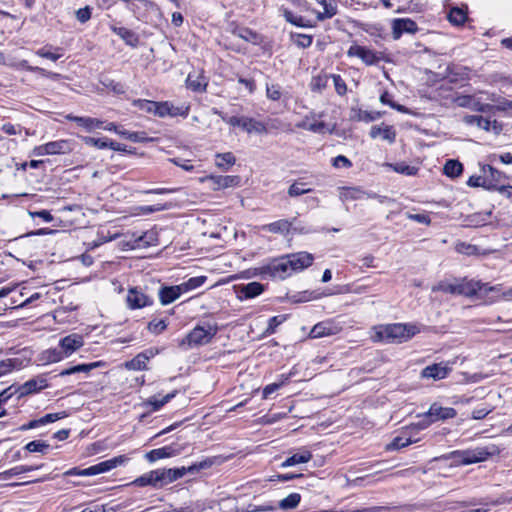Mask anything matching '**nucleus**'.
Wrapping results in <instances>:
<instances>
[{
	"label": "nucleus",
	"instance_id": "ea45409f",
	"mask_svg": "<svg viewBox=\"0 0 512 512\" xmlns=\"http://www.w3.org/2000/svg\"><path fill=\"white\" fill-rule=\"evenodd\" d=\"M432 291H441L444 293L459 295L458 280H455L453 282L441 281L432 287Z\"/></svg>",
	"mask_w": 512,
	"mask_h": 512
},
{
	"label": "nucleus",
	"instance_id": "5fc2aeb1",
	"mask_svg": "<svg viewBox=\"0 0 512 512\" xmlns=\"http://www.w3.org/2000/svg\"><path fill=\"white\" fill-rule=\"evenodd\" d=\"M380 102L382 104L389 105L391 108L397 110L398 112H401V113H408L409 112L408 109L405 106L397 104L394 101H392L391 100V96H390V94L387 91H385V92H383L381 94Z\"/></svg>",
	"mask_w": 512,
	"mask_h": 512
},
{
	"label": "nucleus",
	"instance_id": "20e7f679",
	"mask_svg": "<svg viewBox=\"0 0 512 512\" xmlns=\"http://www.w3.org/2000/svg\"><path fill=\"white\" fill-rule=\"evenodd\" d=\"M221 119L232 127H240L248 134H267L269 129L264 122L258 121L252 117L247 116H232L228 117L223 113L216 112Z\"/></svg>",
	"mask_w": 512,
	"mask_h": 512
},
{
	"label": "nucleus",
	"instance_id": "393cba45",
	"mask_svg": "<svg viewBox=\"0 0 512 512\" xmlns=\"http://www.w3.org/2000/svg\"><path fill=\"white\" fill-rule=\"evenodd\" d=\"M67 120L76 122L80 127H82L87 132H92L95 129L102 128L103 122L99 119L92 117H78L73 116L72 114H68L65 116Z\"/></svg>",
	"mask_w": 512,
	"mask_h": 512
},
{
	"label": "nucleus",
	"instance_id": "f3484780",
	"mask_svg": "<svg viewBox=\"0 0 512 512\" xmlns=\"http://www.w3.org/2000/svg\"><path fill=\"white\" fill-rule=\"evenodd\" d=\"M417 30V24L409 18H398L392 22V36L395 40H398L403 33L414 34Z\"/></svg>",
	"mask_w": 512,
	"mask_h": 512
},
{
	"label": "nucleus",
	"instance_id": "6e6552de",
	"mask_svg": "<svg viewBox=\"0 0 512 512\" xmlns=\"http://www.w3.org/2000/svg\"><path fill=\"white\" fill-rule=\"evenodd\" d=\"M71 151V142L69 140L62 139L34 147L32 155L37 157L45 155H60L70 153Z\"/></svg>",
	"mask_w": 512,
	"mask_h": 512
},
{
	"label": "nucleus",
	"instance_id": "bb28decb",
	"mask_svg": "<svg viewBox=\"0 0 512 512\" xmlns=\"http://www.w3.org/2000/svg\"><path fill=\"white\" fill-rule=\"evenodd\" d=\"M311 459H312V453L309 450L302 448L298 452H296L293 455H291L290 457H288L281 464V467L286 468V467H291V466H295L298 464L307 463Z\"/></svg>",
	"mask_w": 512,
	"mask_h": 512
},
{
	"label": "nucleus",
	"instance_id": "1a4fd4ad",
	"mask_svg": "<svg viewBox=\"0 0 512 512\" xmlns=\"http://www.w3.org/2000/svg\"><path fill=\"white\" fill-rule=\"evenodd\" d=\"M348 57H358L368 66L377 64L382 59V53L358 44H353L347 50Z\"/></svg>",
	"mask_w": 512,
	"mask_h": 512
},
{
	"label": "nucleus",
	"instance_id": "7ed1b4c3",
	"mask_svg": "<svg viewBox=\"0 0 512 512\" xmlns=\"http://www.w3.org/2000/svg\"><path fill=\"white\" fill-rule=\"evenodd\" d=\"M217 332V324L197 325L179 342V347L190 349L206 345L211 342Z\"/></svg>",
	"mask_w": 512,
	"mask_h": 512
},
{
	"label": "nucleus",
	"instance_id": "0e129e2a",
	"mask_svg": "<svg viewBox=\"0 0 512 512\" xmlns=\"http://www.w3.org/2000/svg\"><path fill=\"white\" fill-rule=\"evenodd\" d=\"M294 43L301 48H307L312 44V36L305 34L292 35Z\"/></svg>",
	"mask_w": 512,
	"mask_h": 512
},
{
	"label": "nucleus",
	"instance_id": "6e6d98bb",
	"mask_svg": "<svg viewBox=\"0 0 512 512\" xmlns=\"http://www.w3.org/2000/svg\"><path fill=\"white\" fill-rule=\"evenodd\" d=\"M167 209L166 205L157 204V205H150V206H138L135 208V214L136 215H148L154 212H159Z\"/></svg>",
	"mask_w": 512,
	"mask_h": 512
},
{
	"label": "nucleus",
	"instance_id": "cd10ccee",
	"mask_svg": "<svg viewBox=\"0 0 512 512\" xmlns=\"http://www.w3.org/2000/svg\"><path fill=\"white\" fill-rule=\"evenodd\" d=\"M339 196L342 201L360 200L365 197H372L371 194L357 187H343L340 189Z\"/></svg>",
	"mask_w": 512,
	"mask_h": 512
},
{
	"label": "nucleus",
	"instance_id": "4c0bfd02",
	"mask_svg": "<svg viewBox=\"0 0 512 512\" xmlns=\"http://www.w3.org/2000/svg\"><path fill=\"white\" fill-rule=\"evenodd\" d=\"M443 172L450 178H456L463 172V165L458 160H448L443 168Z\"/></svg>",
	"mask_w": 512,
	"mask_h": 512
},
{
	"label": "nucleus",
	"instance_id": "37998d69",
	"mask_svg": "<svg viewBox=\"0 0 512 512\" xmlns=\"http://www.w3.org/2000/svg\"><path fill=\"white\" fill-rule=\"evenodd\" d=\"M476 126L484 131L493 132L494 134H499L502 131V125L500 123H498L496 120L484 118L483 116L479 124Z\"/></svg>",
	"mask_w": 512,
	"mask_h": 512
},
{
	"label": "nucleus",
	"instance_id": "603ef678",
	"mask_svg": "<svg viewBox=\"0 0 512 512\" xmlns=\"http://www.w3.org/2000/svg\"><path fill=\"white\" fill-rule=\"evenodd\" d=\"M282 87L279 84H266V97L272 101H278L282 97Z\"/></svg>",
	"mask_w": 512,
	"mask_h": 512
},
{
	"label": "nucleus",
	"instance_id": "39448f33",
	"mask_svg": "<svg viewBox=\"0 0 512 512\" xmlns=\"http://www.w3.org/2000/svg\"><path fill=\"white\" fill-rule=\"evenodd\" d=\"M128 461V458L125 455H119L112 459L100 462L96 465L90 466L85 469H80L77 467L71 468L65 472L67 476H94L101 473L108 472L120 465L125 464Z\"/></svg>",
	"mask_w": 512,
	"mask_h": 512
},
{
	"label": "nucleus",
	"instance_id": "2eb2a0df",
	"mask_svg": "<svg viewBox=\"0 0 512 512\" xmlns=\"http://www.w3.org/2000/svg\"><path fill=\"white\" fill-rule=\"evenodd\" d=\"M293 273L300 272L312 265L314 257L312 254L301 251L286 255Z\"/></svg>",
	"mask_w": 512,
	"mask_h": 512
},
{
	"label": "nucleus",
	"instance_id": "de8ad7c7",
	"mask_svg": "<svg viewBox=\"0 0 512 512\" xmlns=\"http://www.w3.org/2000/svg\"><path fill=\"white\" fill-rule=\"evenodd\" d=\"M64 415L60 414V413H50V414H46L45 416H43L41 419L39 420H33L31 421L27 426H25L24 428H34V427H37L38 425H44V424H47V423H52V422H55L61 418H63Z\"/></svg>",
	"mask_w": 512,
	"mask_h": 512
},
{
	"label": "nucleus",
	"instance_id": "72a5a7b5",
	"mask_svg": "<svg viewBox=\"0 0 512 512\" xmlns=\"http://www.w3.org/2000/svg\"><path fill=\"white\" fill-rule=\"evenodd\" d=\"M150 359V356L144 352L139 353L137 356H135L132 360L125 363V367L129 370H145L147 368V363Z\"/></svg>",
	"mask_w": 512,
	"mask_h": 512
},
{
	"label": "nucleus",
	"instance_id": "e2e57ef3",
	"mask_svg": "<svg viewBox=\"0 0 512 512\" xmlns=\"http://www.w3.org/2000/svg\"><path fill=\"white\" fill-rule=\"evenodd\" d=\"M60 50H61L60 48H56V51H60ZM35 53H36V55H38L40 57L47 58L52 61H57L62 56V53L51 52L48 47L40 48Z\"/></svg>",
	"mask_w": 512,
	"mask_h": 512
},
{
	"label": "nucleus",
	"instance_id": "79ce46f5",
	"mask_svg": "<svg viewBox=\"0 0 512 512\" xmlns=\"http://www.w3.org/2000/svg\"><path fill=\"white\" fill-rule=\"evenodd\" d=\"M291 376H292V372H290L288 375L283 374L280 376L279 382L271 383V384L265 386L263 389V393H262L263 398L267 399L272 393L276 392L279 388L284 386L289 381Z\"/></svg>",
	"mask_w": 512,
	"mask_h": 512
},
{
	"label": "nucleus",
	"instance_id": "774afa93",
	"mask_svg": "<svg viewBox=\"0 0 512 512\" xmlns=\"http://www.w3.org/2000/svg\"><path fill=\"white\" fill-rule=\"evenodd\" d=\"M167 327V323L165 320H153L149 322L148 329L150 332L154 334H159L163 332Z\"/></svg>",
	"mask_w": 512,
	"mask_h": 512
},
{
	"label": "nucleus",
	"instance_id": "4468645a",
	"mask_svg": "<svg viewBox=\"0 0 512 512\" xmlns=\"http://www.w3.org/2000/svg\"><path fill=\"white\" fill-rule=\"evenodd\" d=\"M127 306L130 309H141L153 303V300L143 293L139 288L133 287L128 290L126 297Z\"/></svg>",
	"mask_w": 512,
	"mask_h": 512
},
{
	"label": "nucleus",
	"instance_id": "bf43d9fd",
	"mask_svg": "<svg viewBox=\"0 0 512 512\" xmlns=\"http://www.w3.org/2000/svg\"><path fill=\"white\" fill-rule=\"evenodd\" d=\"M49 448V444L44 441L35 440L26 444L25 449L29 452H40L45 453Z\"/></svg>",
	"mask_w": 512,
	"mask_h": 512
},
{
	"label": "nucleus",
	"instance_id": "f8f14e48",
	"mask_svg": "<svg viewBox=\"0 0 512 512\" xmlns=\"http://www.w3.org/2000/svg\"><path fill=\"white\" fill-rule=\"evenodd\" d=\"M84 345V338L81 334L72 333L69 334L59 341V347L61 349V353L65 356V358L70 357L73 353L79 350Z\"/></svg>",
	"mask_w": 512,
	"mask_h": 512
},
{
	"label": "nucleus",
	"instance_id": "09e8293b",
	"mask_svg": "<svg viewBox=\"0 0 512 512\" xmlns=\"http://www.w3.org/2000/svg\"><path fill=\"white\" fill-rule=\"evenodd\" d=\"M330 75H318L312 78L310 87L312 91L321 92L324 90L329 82Z\"/></svg>",
	"mask_w": 512,
	"mask_h": 512
},
{
	"label": "nucleus",
	"instance_id": "7c9ffc66",
	"mask_svg": "<svg viewBox=\"0 0 512 512\" xmlns=\"http://www.w3.org/2000/svg\"><path fill=\"white\" fill-rule=\"evenodd\" d=\"M292 226V222L288 219H280L278 221L262 226V230L275 234H287Z\"/></svg>",
	"mask_w": 512,
	"mask_h": 512
},
{
	"label": "nucleus",
	"instance_id": "473e14b6",
	"mask_svg": "<svg viewBox=\"0 0 512 512\" xmlns=\"http://www.w3.org/2000/svg\"><path fill=\"white\" fill-rule=\"evenodd\" d=\"M487 172H489L492 177H494V174H499L498 171H496L492 166H489V165L486 166V167H483L484 175H486ZM467 184L470 187H480V186L488 187V188L491 187V184L487 183L486 176H484V177H481V176H471L469 178Z\"/></svg>",
	"mask_w": 512,
	"mask_h": 512
},
{
	"label": "nucleus",
	"instance_id": "4be33fe9",
	"mask_svg": "<svg viewBox=\"0 0 512 512\" xmlns=\"http://www.w3.org/2000/svg\"><path fill=\"white\" fill-rule=\"evenodd\" d=\"M427 415L435 422L455 417L456 411L451 407H442L437 403H433L427 411Z\"/></svg>",
	"mask_w": 512,
	"mask_h": 512
},
{
	"label": "nucleus",
	"instance_id": "0eeeda50",
	"mask_svg": "<svg viewBox=\"0 0 512 512\" xmlns=\"http://www.w3.org/2000/svg\"><path fill=\"white\" fill-rule=\"evenodd\" d=\"M498 453L499 450L495 445L490 447H476L474 449L453 451L454 456H464V465L485 461L489 457Z\"/></svg>",
	"mask_w": 512,
	"mask_h": 512
},
{
	"label": "nucleus",
	"instance_id": "2f4dec72",
	"mask_svg": "<svg viewBox=\"0 0 512 512\" xmlns=\"http://www.w3.org/2000/svg\"><path fill=\"white\" fill-rule=\"evenodd\" d=\"M112 31L118 35L127 45L135 47L137 46L139 39L138 36L131 30L125 27H111Z\"/></svg>",
	"mask_w": 512,
	"mask_h": 512
},
{
	"label": "nucleus",
	"instance_id": "e433bc0d",
	"mask_svg": "<svg viewBox=\"0 0 512 512\" xmlns=\"http://www.w3.org/2000/svg\"><path fill=\"white\" fill-rule=\"evenodd\" d=\"M175 395L176 391L168 393L162 398H159L158 396H152L144 403V405L146 407H151L153 411H157L166 403H168L171 399H173Z\"/></svg>",
	"mask_w": 512,
	"mask_h": 512
},
{
	"label": "nucleus",
	"instance_id": "49530a36",
	"mask_svg": "<svg viewBox=\"0 0 512 512\" xmlns=\"http://www.w3.org/2000/svg\"><path fill=\"white\" fill-rule=\"evenodd\" d=\"M300 501L301 495L299 493H291L279 502V507L284 510L294 509L299 505Z\"/></svg>",
	"mask_w": 512,
	"mask_h": 512
},
{
	"label": "nucleus",
	"instance_id": "b1692460",
	"mask_svg": "<svg viewBox=\"0 0 512 512\" xmlns=\"http://www.w3.org/2000/svg\"><path fill=\"white\" fill-rule=\"evenodd\" d=\"M369 134L373 139L381 137L390 144L394 143L396 140V131L393 126L389 125L372 126Z\"/></svg>",
	"mask_w": 512,
	"mask_h": 512
},
{
	"label": "nucleus",
	"instance_id": "a19ab883",
	"mask_svg": "<svg viewBox=\"0 0 512 512\" xmlns=\"http://www.w3.org/2000/svg\"><path fill=\"white\" fill-rule=\"evenodd\" d=\"M187 87L193 91L202 92L205 90L207 83L200 75L189 74L186 79Z\"/></svg>",
	"mask_w": 512,
	"mask_h": 512
},
{
	"label": "nucleus",
	"instance_id": "f704fd0d",
	"mask_svg": "<svg viewBox=\"0 0 512 512\" xmlns=\"http://www.w3.org/2000/svg\"><path fill=\"white\" fill-rule=\"evenodd\" d=\"M63 359H65V356L61 353L59 346L57 348H51L43 351L40 357V360L44 364L56 363Z\"/></svg>",
	"mask_w": 512,
	"mask_h": 512
},
{
	"label": "nucleus",
	"instance_id": "aec40b11",
	"mask_svg": "<svg viewBox=\"0 0 512 512\" xmlns=\"http://www.w3.org/2000/svg\"><path fill=\"white\" fill-rule=\"evenodd\" d=\"M48 386L47 379L44 376H37L26 381L19 388L21 396L39 392Z\"/></svg>",
	"mask_w": 512,
	"mask_h": 512
},
{
	"label": "nucleus",
	"instance_id": "dca6fc26",
	"mask_svg": "<svg viewBox=\"0 0 512 512\" xmlns=\"http://www.w3.org/2000/svg\"><path fill=\"white\" fill-rule=\"evenodd\" d=\"M267 270L272 277L279 279H285L293 274L292 268L288 263L287 256L271 262L268 265Z\"/></svg>",
	"mask_w": 512,
	"mask_h": 512
},
{
	"label": "nucleus",
	"instance_id": "c9c22d12",
	"mask_svg": "<svg viewBox=\"0 0 512 512\" xmlns=\"http://www.w3.org/2000/svg\"><path fill=\"white\" fill-rule=\"evenodd\" d=\"M215 157V165L223 171H227L236 162V158L231 152L218 153Z\"/></svg>",
	"mask_w": 512,
	"mask_h": 512
},
{
	"label": "nucleus",
	"instance_id": "f257e3e1",
	"mask_svg": "<svg viewBox=\"0 0 512 512\" xmlns=\"http://www.w3.org/2000/svg\"><path fill=\"white\" fill-rule=\"evenodd\" d=\"M458 288L459 295L469 297L478 296L481 299H488L489 301H495L501 296L505 298L512 297V289L507 292H503L501 285L490 286L487 283H482L475 280H458Z\"/></svg>",
	"mask_w": 512,
	"mask_h": 512
},
{
	"label": "nucleus",
	"instance_id": "9d476101",
	"mask_svg": "<svg viewBox=\"0 0 512 512\" xmlns=\"http://www.w3.org/2000/svg\"><path fill=\"white\" fill-rule=\"evenodd\" d=\"M199 181L209 182L210 188L214 191L229 188V187H236L240 184V177L236 175H209L205 177L199 178Z\"/></svg>",
	"mask_w": 512,
	"mask_h": 512
},
{
	"label": "nucleus",
	"instance_id": "423d86ee",
	"mask_svg": "<svg viewBox=\"0 0 512 512\" xmlns=\"http://www.w3.org/2000/svg\"><path fill=\"white\" fill-rule=\"evenodd\" d=\"M211 461H202L198 464H194L192 466L180 467V468H169V469H157V475L159 479V484H169L176 481L179 478H182L186 473H193L199 471L201 469H205L211 466Z\"/></svg>",
	"mask_w": 512,
	"mask_h": 512
},
{
	"label": "nucleus",
	"instance_id": "a211bd4d",
	"mask_svg": "<svg viewBox=\"0 0 512 512\" xmlns=\"http://www.w3.org/2000/svg\"><path fill=\"white\" fill-rule=\"evenodd\" d=\"M450 371L451 368L447 363H438L425 367L422 370L421 375L424 378L440 380L446 378Z\"/></svg>",
	"mask_w": 512,
	"mask_h": 512
},
{
	"label": "nucleus",
	"instance_id": "c756f323",
	"mask_svg": "<svg viewBox=\"0 0 512 512\" xmlns=\"http://www.w3.org/2000/svg\"><path fill=\"white\" fill-rule=\"evenodd\" d=\"M177 451L172 446H165L158 449L149 451L145 457L149 462H155L160 459L169 458L175 456Z\"/></svg>",
	"mask_w": 512,
	"mask_h": 512
},
{
	"label": "nucleus",
	"instance_id": "4d7b16f0",
	"mask_svg": "<svg viewBox=\"0 0 512 512\" xmlns=\"http://www.w3.org/2000/svg\"><path fill=\"white\" fill-rule=\"evenodd\" d=\"M82 141L87 146H92V147H95L98 149H105L108 147V140L106 138L99 139V138L84 136V137H82Z\"/></svg>",
	"mask_w": 512,
	"mask_h": 512
},
{
	"label": "nucleus",
	"instance_id": "c03bdc74",
	"mask_svg": "<svg viewBox=\"0 0 512 512\" xmlns=\"http://www.w3.org/2000/svg\"><path fill=\"white\" fill-rule=\"evenodd\" d=\"M318 2L323 6V10L317 12L318 20L332 18L337 13V7L333 3L326 0H319Z\"/></svg>",
	"mask_w": 512,
	"mask_h": 512
},
{
	"label": "nucleus",
	"instance_id": "5701e85b",
	"mask_svg": "<svg viewBox=\"0 0 512 512\" xmlns=\"http://www.w3.org/2000/svg\"><path fill=\"white\" fill-rule=\"evenodd\" d=\"M296 127L314 133H324L329 130L328 125L325 122L317 121L314 116H306L296 124Z\"/></svg>",
	"mask_w": 512,
	"mask_h": 512
},
{
	"label": "nucleus",
	"instance_id": "412c9836",
	"mask_svg": "<svg viewBox=\"0 0 512 512\" xmlns=\"http://www.w3.org/2000/svg\"><path fill=\"white\" fill-rule=\"evenodd\" d=\"M183 293L181 285L164 286L159 290V299L162 305H168L177 300Z\"/></svg>",
	"mask_w": 512,
	"mask_h": 512
},
{
	"label": "nucleus",
	"instance_id": "c85d7f7f",
	"mask_svg": "<svg viewBox=\"0 0 512 512\" xmlns=\"http://www.w3.org/2000/svg\"><path fill=\"white\" fill-rule=\"evenodd\" d=\"M264 291V286L259 282H250L239 288V298L249 299L260 295Z\"/></svg>",
	"mask_w": 512,
	"mask_h": 512
},
{
	"label": "nucleus",
	"instance_id": "6ab92c4d",
	"mask_svg": "<svg viewBox=\"0 0 512 512\" xmlns=\"http://www.w3.org/2000/svg\"><path fill=\"white\" fill-rule=\"evenodd\" d=\"M339 327L331 321L319 322L311 329L309 336L311 338H321L338 333Z\"/></svg>",
	"mask_w": 512,
	"mask_h": 512
},
{
	"label": "nucleus",
	"instance_id": "ddd939ff",
	"mask_svg": "<svg viewBox=\"0 0 512 512\" xmlns=\"http://www.w3.org/2000/svg\"><path fill=\"white\" fill-rule=\"evenodd\" d=\"M189 113V106L181 105L174 106L171 102H155V115L159 117H175L184 116L186 117Z\"/></svg>",
	"mask_w": 512,
	"mask_h": 512
},
{
	"label": "nucleus",
	"instance_id": "864d4df0",
	"mask_svg": "<svg viewBox=\"0 0 512 512\" xmlns=\"http://www.w3.org/2000/svg\"><path fill=\"white\" fill-rule=\"evenodd\" d=\"M20 362L18 359H5L0 361V377L6 375L12 370L19 368Z\"/></svg>",
	"mask_w": 512,
	"mask_h": 512
},
{
	"label": "nucleus",
	"instance_id": "9b49d317",
	"mask_svg": "<svg viewBox=\"0 0 512 512\" xmlns=\"http://www.w3.org/2000/svg\"><path fill=\"white\" fill-rule=\"evenodd\" d=\"M127 245L131 249H140L153 246L157 243V235L154 231H146L142 234L131 233L126 235Z\"/></svg>",
	"mask_w": 512,
	"mask_h": 512
},
{
	"label": "nucleus",
	"instance_id": "338daca9",
	"mask_svg": "<svg viewBox=\"0 0 512 512\" xmlns=\"http://www.w3.org/2000/svg\"><path fill=\"white\" fill-rule=\"evenodd\" d=\"M285 321V316H274L269 319L268 326L265 329V333L270 335L273 334L276 328Z\"/></svg>",
	"mask_w": 512,
	"mask_h": 512
},
{
	"label": "nucleus",
	"instance_id": "13d9d810",
	"mask_svg": "<svg viewBox=\"0 0 512 512\" xmlns=\"http://www.w3.org/2000/svg\"><path fill=\"white\" fill-rule=\"evenodd\" d=\"M389 167H391L395 172L404 175H415L417 173V168L405 163L389 164Z\"/></svg>",
	"mask_w": 512,
	"mask_h": 512
},
{
	"label": "nucleus",
	"instance_id": "f03ea898",
	"mask_svg": "<svg viewBox=\"0 0 512 512\" xmlns=\"http://www.w3.org/2000/svg\"><path fill=\"white\" fill-rule=\"evenodd\" d=\"M419 332L416 325L395 323L380 326L375 335V339L388 343H402L411 339Z\"/></svg>",
	"mask_w": 512,
	"mask_h": 512
},
{
	"label": "nucleus",
	"instance_id": "052dcab7",
	"mask_svg": "<svg viewBox=\"0 0 512 512\" xmlns=\"http://www.w3.org/2000/svg\"><path fill=\"white\" fill-rule=\"evenodd\" d=\"M330 78L333 81V84H334L337 94L341 95V96L346 94L347 86H346L345 81L342 79V77L338 74H332V75H330Z\"/></svg>",
	"mask_w": 512,
	"mask_h": 512
},
{
	"label": "nucleus",
	"instance_id": "8fccbe9b",
	"mask_svg": "<svg viewBox=\"0 0 512 512\" xmlns=\"http://www.w3.org/2000/svg\"><path fill=\"white\" fill-rule=\"evenodd\" d=\"M205 281H206L205 276H198V277H192V278L188 279L186 282L181 283L180 285L183 290V293H186L188 291H191V290H194V289L200 287L201 285L204 284Z\"/></svg>",
	"mask_w": 512,
	"mask_h": 512
},
{
	"label": "nucleus",
	"instance_id": "58836bf2",
	"mask_svg": "<svg viewBox=\"0 0 512 512\" xmlns=\"http://www.w3.org/2000/svg\"><path fill=\"white\" fill-rule=\"evenodd\" d=\"M133 484L139 487L148 485L157 486L159 484V479L156 470L150 471L138 477L134 480Z\"/></svg>",
	"mask_w": 512,
	"mask_h": 512
},
{
	"label": "nucleus",
	"instance_id": "69168bd1",
	"mask_svg": "<svg viewBox=\"0 0 512 512\" xmlns=\"http://www.w3.org/2000/svg\"><path fill=\"white\" fill-rule=\"evenodd\" d=\"M412 443L411 439L396 437L394 440L387 445V450H397L403 447H406Z\"/></svg>",
	"mask_w": 512,
	"mask_h": 512
},
{
	"label": "nucleus",
	"instance_id": "a18cd8bd",
	"mask_svg": "<svg viewBox=\"0 0 512 512\" xmlns=\"http://www.w3.org/2000/svg\"><path fill=\"white\" fill-rule=\"evenodd\" d=\"M311 191L312 189L308 188L306 183L296 181L289 186L287 193L290 197H298Z\"/></svg>",
	"mask_w": 512,
	"mask_h": 512
},
{
	"label": "nucleus",
	"instance_id": "a878e982",
	"mask_svg": "<svg viewBox=\"0 0 512 512\" xmlns=\"http://www.w3.org/2000/svg\"><path fill=\"white\" fill-rule=\"evenodd\" d=\"M103 366H105V362H103V361H96V362H91V363L78 364V365H75V366H72L70 368L62 370L59 373V376L63 377V376H68V375H72V374H75V373H86V374H88L93 369H96V368H99V367H103Z\"/></svg>",
	"mask_w": 512,
	"mask_h": 512
},
{
	"label": "nucleus",
	"instance_id": "3c124183",
	"mask_svg": "<svg viewBox=\"0 0 512 512\" xmlns=\"http://www.w3.org/2000/svg\"><path fill=\"white\" fill-rule=\"evenodd\" d=\"M448 19L452 24L461 25L466 21L467 15L464 10L455 7L450 10Z\"/></svg>",
	"mask_w": 512,
	"mask_h": 512
},
{
	"label": "nucleus",
	"instance_id": "680f3d73",
	"mask_svg": "<svg viewBox=\"0 0 512 512\" xmlns=\"http://www.w3.org/2000/svg\"><path fill=\"white\" fill-rule=\"evenodd\" d=\"M133 105L142 111L155 114V101L138 99L133 102Z\"/></svg>",
	"mask_w": 512,
	"mask_h": 512
}]
</instances>
